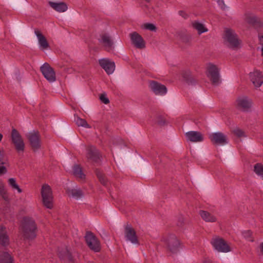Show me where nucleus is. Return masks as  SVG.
Listing matches in <instances>:
<instances>
[{
    "mask_svg": "<svg viewBox=\"0 0 263 263\" xmlns=\"http://www.w3.org/2000/svg\"><path fill=\"white\" fill-rule=\"evenodd\" d=\"M99 41L106 50L110 51L114 48L113 42L107 34L101 35Z\"/></svg>",
    "mask_w": 263,
    "mask_h": 263,
    "instance_id": "f3484780",
    "label": "nucleus"
},
{
    "mask_svg": "<svg viewBox=\"0 0 263 263\" xmlns=\"http://www.w3.org/2000/svg\"><path fill=\"white\" fill-rule=\"evenodd\" d=\"M42 201L45 206L48 209L53 208V196L51 189L48 184H44L41 190Z\"/></svg>",
    "mask_w": 263,
    "mask_h": 263,
    "instance_id": "39448f33",
    "label": "nucleus"
},
{
    "mask_svg": "<svg viewBox=\"0 0 263 263\" xmlns=\"http://www.w3.org/2000/svg\"><path fill=\"white\" fill-rule=\"evenodd\" d=\"M217 3L223 11L227 12L229 10V8L224 4L223 0H217Z\"/></svg>",
    "mask_w": 263,
    "mask_h": 263,
    "instance_id": "e433bc0d",
    "label": "nucleus"
},
{
    "mask_svg": "<svg viewBox=\"0 0 263 263\" xmlns=\"http://www.w3.org/2000/svg\"><path fill=\"white\" fill-rule=\"evenodd\" d=\"M0 263H13L11 256L7 252L3 253L1 257Z\"/></svg>",
    "mask_w": 263,
    "mask_h": 263,
    "instance_id": "c756f323",
    "label": "nucleus"
},
{
    "mask_svg": "<svg viewBox=\"0 0 263 263\" xmlns=\"http://www.w3.org/2000/svg\"><path fill=\"white\" fill-rule=\"evenodd\" d=\"M183 77L189 84L194 85L197 82L196 78L189 71L184 72L183 73Z\"/></svg>",
    "mask_w": 263,
    "mask_h": 263,
    "instance_id": "393cba45",
    "label": "nucleus"
},
{
    "mask_svg": "<svg viewBox=\"0 0 263 263\" xmlns=\"http://www.w3.org/2000/svg\"><path fill=\"white\" fill-rule=\"evenodd\" d=\"M185 135L187 141L193 142H201L203 139L202 134L196 131L188 132Z\"/></svg>",
    "mask_w": 263,
    "mask_h": 263,
    "instance_id": "aec40b11",
    "label": "nucleus"
},
{
    "mask_svg": "<svg viewBox=\"0 0 263 263\" xmlns=\"http://www.w3.org/2000/svg\"><path fill=\"white\" fill-rule=\"evenodd\" d=\"M192 25L194 28L198 31L199 34H201L208 31V29L204 26V25L199 22H193L192 23Z\"/></svg>",
    "mask_w": 263,
    "mask_h": 263,
    "instance_id": "a878e982",
    "label": "nucleus"
},
{
    "mask_svg": "<svg viewBox=\"0 0 263 263\" xmlns=\"http://www.w3.org/2000/svg\"><path fill=\"white\" fill-rule=\"evenodd\" d=\"M26 137L33 151H36L41 148V136L37 130H33L28 133Z\"/></svg>",
    "mask_w": 263,
    "mask_h": 263,
    "instance_id": "0eeeda50",
    "label": "nucleus"
},
{
    "mask_svg": "<svg viewBox=\"0 0 263 263\" xmlns=\"http://www.w3.org/2000/svg\"><path fill=\"white\" fill-rule=\"evenodd\" d=\"M203 263H212L211 260H209V259H205L203 261Z\"/></svg>",
    "mask_w": 263,
    "mask_h": 263,
    "instance_id": "8fccbe9b",
    "label": "nucleus"
},
{
    "mask_svg": "<svg viewBox=\"0 0 263 263\" xmlns=\"http://www.w3.org/2000/svg\"><path fill=\"white\" fill-rule=\"evenodd\" d=\"M73 171L74 175L77 178L82 180L85 178V175L82 173V168L79 165H74L73 168Z\"/></svg>",
    "mask_w": 263,
    "mask_h": 263,
    "instance_id": "c85d7f7f",
    "label": "nucleus"
},
{
    "mask_svg": "<svg viewBox=\"0 0 263 263\" xmlns=\"http://www.w3.org/2000/svg\"><path fill=\"white\" fill-rule=\"evenodd\" d=\"M149 87L153 92L157 95L164 96L167 91L165 85L155 81L149 82Z\"/></svg>",
    "mask_w": 263,
    "mask_h": 263,
    "instance_id": "9b49d317",
    "label": "nucleus"
},
{
    "mask_svg": "<svg viewBox=\"0 0 263 263\" xmlns=\"http://www.w3.org/2000/svg\"><path fill=\"white\" fill-rule=\"evenodd\" d=\"M36 226L34 221L28 217L23 219L22 229L24 235L28 238H33L35 237Z\"/></svg>",
    "mask_w": 263,
    "mask_h": 263,
    "instance_id": "20e7f679",
    "label": "nucleus"
},
{
    "mask_svg": "<svg viewBox=\"0 0 263 263\" xmlns=\"http://www.w3.org/2000/svg\"><path fill=\"white\" fill-rule=\"evenodd\" d=\"M8 182L10 185L14 189H16L19 193L22 192L21 189L19 187L17 184L14 178H10L8 180Z\"/></svg>",
    "mask_w": 263,
    "mask_h": 263,
    "instance_id": "f704fd0d",
    "label": "nucleus"
},
{
    "mask_svg": "<svg viewBox=\"0 0 263 263\" xmlns=\"http://www.w3.org/2000/svg\"><path fill=\"white\" fill-rule=\"evenodd\" d=\"M96 175L97 176L98 179H99V181H100V182L103 185H106L107 184V180L106 177L103 174V173L99 170H96Z\"/></svg>",
    "mask_w": 263,
    "mask_h": 263,
    "instance_id": "7c9ffc66",
    "label": "nucleus"
},
{
    "mask_svg": "<svg viewBox=\"0 0 263 263\" xmlns=\"http://www.w3.org/2000/svg\"><path fill=\"white\" fill-rule=\"evenodd\" d=\"M206 74L213 85H218L220 83V69L217 65L209 63L206 68Z\"/></svg>",
    "mask_w": 263,
    "mask_h": 263,
    "instance_id": "7ed1b4c3",
    "label": "nucleus"
},
{
    "mask_svg": "<svg viewBox=\"0 0 263 263\" xmlns=\"http://www.w3.org/2000/svg\"><path fill=\"white\" fill-rule=\"evenodd\" d=\"M44 77L50 82L56 80L55 72L53 69L47 63H44L40 68Z\"/></svg>",
    "mask_w": 263,
    "mask_h": 263,
    "instance_id": "9d476101",
    "label": "nucleus"
},
{
    "mask_svg": "<svg viewBox=\"0 0 263 263\" xmlns=\"http://www.w3.org/2000/svg\"><path fill=\"white\" fill-rule=\"evenodd\" d=\"M254 172L263 179V165L260 163H257L254 166Z\"/></svg>",
    "mask_w": 263,
    "mask_h": 263,
    "instance_id": "2f4dec72",
    "label": "nucleus"
},
{
    "mask_svg": "<svg viewBox=\"0 0 263 263\" xmlns=\"http://www.w3.org/2000/svg\"><path fill=\"white\" fill-rule=\"evenodd\" d=\"M99 99H107V96H106V94L105 93H101L100 95V96Z\"/></svg>",
    "mask_w": 263,
    "mask_h": 263,
    "instance_id": "49530a36",
    "label": "nucleus"
},
{
    "mask_svg": "<svg viewBox=\"0 0 263 263\" xmlns=\"http://www.w3.org/2000/svg\"><path fill=\"white\" fill-rule=\"evenodd\" d=\"M67 193L69 196H71L72 197L75 198H79L83 196V193L82 191L80 189H73L67 190Z\"/></svg>",
    "mask_w": 263,
    "mask_h": 263,
    "instance_id": "cd10ccee",
    "label": "nucleus"
},
{
    "mask_svg": "<svg viewBox=\"0 0 263 263\" xmlns=\"http://www.w3.org/2000/svg\"><path fill=\"white\" fill-rule=\"evenodd\" d=\"M223 42L229 47L236 49L240 47L241 41L235 31L230 28H226L223 35Z\"/></svg>",
    "mask_w": 263,
    "mask_h": 263,
    "instance_id": "f257e3e1",
    "label": "nucleus"
},
{
    "mask_svg": "<svg viewBox=\"0 0 263 263\" xmlns=\"http://www.w3.org/2000/svg\"><path fill=\"white\" fill-rule=\"evenodd\" d=\"M34 32L37 36L40 48L42 50L48 49L49 44L46 37L37 30H35Z\"/></svg>",
    "mask_w": 263,
    "mask_h": 263,
    "instance_id": "412c9836",
    "label": "nucleus"
},
{
    "mask_svg": "<svg viewBox=\"0 0 263 263\" xmlns=\"http://www.w3.org/2000/svg\"><path fill=\"white\" fill-rule=\"evenodd\" d=\"M179 14L184 18H186L187 17V14H186V12L183 10L179 11Z\"/></svg>",
    "mask_w": 263,
    "mask_h": 263,
    "instance_id": "c03bdc74",
    "label": "nucleus"
},
{
    "mask_svg": "<svg viewBox=\"0 0 263 263\" xmlns=\"http://www.w3.org/2000/svg\"><path fill=\"white\" fill-rule=\"evenodd\" d=\"M0 193L4 199L7 198L6 195V191L5 189L4 183L0 180Z\"/></svg>",
    "mask_w": 263,
    "mask_h": 263,
    "instance_id": "c9c22d12",
    "label": "nucleus"
},
{
    "mask_svg": "<svg viewBox=\"0 0 263 263\" xmlns=\"http://www.w3.org/2000/svg\"><path fill=\"white\" fill-rule=\"evenodd\" d=\"M162 241L170 252L175 254L179 251L180 241L174 234H170L164 236Z\"/></svg>",
    "mask_w": 263,
    "mask_h": 263,
    "instance_id": "f03ea898",
    "label": "nucleus"
},
{
    "mask_svg": "<svg viewBox=\"0 0 263 263\" xmlns=\"http://www.w3.org/2000/svg\"><path fill=\"white\" fill-rule=\"evenodd\" d=\"M199 214L201 218L206 222H214L217 220L215 216L206 211H200Z\"/></svg>",
    "mask_w": 263,
    "mask_h": 263,
    "instance_id": "b1692460",
    "label": "nucleus"
},
{
    "mask_svg": "<svg viewBox=\"0 0 263 263\" xmlns=\"http://www.w3.org/2000/svg\"><path fill=\"white\" fill-rule=\"evenodd\" d=\"M243 236L249 240L253 241V240L252 239V233L250 231H247L243 233Z\"/></svg>",
    "mask_w": 263,
    "mask_h": 263,
    "instance_id": "a19ab883",
    "label": "nucleus"
},
{
    "mask_svg": "<svg viewBox=\"0 0 263 263\" xmlns=\"http://www.w3.org/2000/svg\"><path fill=\"white\" fill-rule=\"evenodd\" d=\"M258 38H259L260 43L262 45L261 54H262V55H263V33H259Z\"/></svg>",
    "mask_w": 263,
    "mask_h": 263,
    "instance_id": "37998d69",
    "label": "nucleus"
},
{
    "mask_svg": "<svg viewBox=\"0 0 263 263\" xmlns=\"http://www.w3.org/2000/svg\"><path fill=\"white\" fill-rule=\"evenodd\" d=\"M7 172L6 168L4 166H0V174H3L6 173Z\"/></svg>",
    "mask_w": 263,
    "mask_h": 263,
    "instance_id": "a18cd8bd",
    "label": "nucleus"
},
{
    "mask_svg": "<svg viewBox=\"0 0 263 263\" xmlns=\"http://www.w3.org/2000/svg\"><path fill=\"white\" fill-rule=\"evenodd\" d=\"M233 133L239 138L245 137V133L240 129H235L233 130Z\"/></svg>",
    "mask_w": 263,
    "mask_h": 263,
    "instance_id": "ea45409f",
    "label": "nucleus"
},
{
    "mask_svg": "<svg viewBox=\"0 0 263 263\" xmlns=\"http://www.w3.org/2000/svg\"><path fill=\"white\" fill-rule=\"evenodd\" d=\"M0 243L3 246L9 244V238L6 233V228L2 226L0 227Z\"/></svg>",
    "mask_w": 263,
    "mask_h": 263,
    "instance_id": "5701e85b",
    "label": "nucleus"
},
{
    "mask_svg": "<svg viewBox=\"0 0 263 263\" xmlns=\"http://www.w3.org/2000/svg\"><path fill=\"white\" fill-rule=\"evenodd\" d=\"M3 138V135L0 133V142L2 141Z\"/></svg>",
    "mask_w": 263,
    "mask_h": 263,
    "instance_id": "3c124183",
    "label": "nucleus"
},
{
    "mask_svg": "<svg viewBox=\"0 0 263 263\" xmlns=\"http://www.w3.org/2000/svg\"><path fill=\"white\" fill-rule=\"evenodd\" d=\"M235 104L238 109L243 111L250 110L253 106L251 100H236Z\"/></svg>",
    "mask_w": 263,
    "mask_h": 263,
    "instance_id": "a211bd4d",
    "label": "nucleus"
},
{
    "mask_svg": "<svg viewBox=\"0 0 263 263\" xmlns=\"http://www.w3.org/2000/svg\"><path fill=\"white\" fill-rule=\"evenodd\" d=\"M246 21L250 24H255L257 22V18L253 14H247L246 15Z\"/></svg>",
    "mask_w": 263,
    "mask_h": 263,
    "instance_id": "72a5a7b5",
    "label": "nucleus"
},
{
    "mask_svg": "<svg viewBox=\"0 0 263 263\" xmlns=\"http://www.w3.org/2000/svg\"><path fill=\"white\" fill-rule=\"evenodd\" d=\"M64 70L66 71L67 72L71 73L73 71V69L71 68H64Z\"/></svg>",
    "mask_w": 263,
    "mask_h": 263,
    "instance_id": "09e8293b",
    "label": "nucleus"
},
{
    "mask_svg": "<svg viewBox=\"0 0 263 263\" xmlns=\"http://www.w3.org/2000/svg\"><path fill=\"white\" fill-rule=\"evenodd\" d=\"M6 163V160L5 158V152L3 148L0 149V164H5Z\"/></svg>",
    "mask_w": 263,
    "mask_h": 263,
    "instance_id": "58836bf2",
    "label": "nucleus"
},
{
    "mask_svg": "<svg viewBox=\"0 0 263 263\" xmlns=\"http://www.w3.org/2000/svg\"><path fill=\"white\" fill-rule=\"evenodd\" d=\"M85 241L88 247L96 252H99L101 250L100 241L91 232H87L85 236Z\"/></svg>",
    "mask_w": 263,
    "mask_h": 263,
    "instance_id": "6e6552de",
    "label": "nucleus"
},
{
    "mask_svg": "<svg viewBox=\"0 0 263 263\" xmlns=\"http://www.w3.org/2000/svg\"><path fill=\"white\" fill-rule=\"evenodd\" d=\"M211 141L214 144H224L227 142L226 136L222 133L217 132L211 134L210 136Z\"/></svg>",
    "mask_w": 263,
    "mask_h": 263,
    "instance_id": "6ab92c4d",
    "label": "nucleus"
},
{
    "mask_svg": "<svg viewBox=\"0 0 263 263\" xmlns=\"http://www.w3.org/2000/svg\"><path fill=\"white\" fill-rule=\"evenodd\" d=\"M143 28L144 29H146L147 30L152 31H156V26L151 23H145L143 25Z\"/></svg>",
    "mask_w": 263,
    "mask_h": 263,
    "instance_id": "4c0bfd02",
    "label": "nucleus"
},
{
    "mask_svg": "<svg viewBox=\"0 0 263 263\" xmlns=\"http://www.w3.org/2000/svg\"><path fill=\"white\" fill-rule=\"evenodd\" d=\"M100 66L108 74H112L115 69V63L108 59L104 58L99 60Z\"/></svg>",
    "mask_w": 263,
    "mask_h": 263,
    "instance_id": "4468645a",
    "label": "nucleus"
},
{
    "mask_svg": "<svg viewBox=\"0 0 263 263\" xmlns=\"http://www.w3.org/2000/svg\"><path fill=\"white\" fill-rule=\"evenodd\" d=\"M76 122L78 126H81L82 127L88 128L91 127L87 123L85 120L81 119L79 117L76 118Z\"/></svg>",
    "mask_w": 263,
    "mask_h": 263,
    "instance_id": "473e14b6",
    "label": "nucleus"
},
{
    "mask_svg": "<svg viewBox=\"0 0 263 263\" xmlns=\"http://www.w3.org/2000/svg\"><path fill=\"white\" fill-rule=\"evenodd\" d=\"M86 158L91 162H98L100 159V155L95 147L91 145L87 147Z\"/></svg>",
    "mask_w": 263,
    "mask_h": 263,
    "instance_id": "2eb2a0df",
    "label": "nucleus"
},
{
    "mask_svg": "<svg viewBox=\"0 0 263 263\" xmlns=\"http://www.w3.org/2000/svg\"><path fill=\"white\" fill-rule=\"evenodd\" d=\"M102 102L105 104L109 103V100H101Z\"/></svg>",
    "mask_w": 263,
    "mask_h": 263,
    "instance_id": "de8ad7c7",
    "label": "nucleus"
},
{
    "mask_svg": "<svg viewBox=\"0 0 263 263\" xmlns=\"http://www.w3.org/2000/svg\"><path fill=\"white\" fill-rule=\"evenodd\" d=\"M184 224V218L182 216H180L178 218L177 225L180 227H182Z\"/></svg>",
    "mask_w": 263,
    "mask_h": 263,
    "instance_id": "79ce46f5",
    "label": "nucleus"
},
{
    "mask_svg": "<svg viewBox=\"0 0 263 263\" xmlns=\"http://www.w3.org/2000/svg\"><path fill=\"white\" fill-rule=\"evenodd\" d=\"M48 3L52 8L58 12H64L67 10V6L64 2H54L49 1Z\"/></svg>",
    "mask_w": 263,
    "mask_h": 263,
    "instance_id": "4be33fe9",
    "label": "nucleus"
},
{
    "mask_svg": "<svg viewBox=\"0 0 263 263\" xmlns=\"http://www.w3.org/2000/svg\"><path fill=\"white\" fill-rule=\"evenodd\" d=\"M145 1H146V2H149V0H145Z\"/></svg>",
    "mask_w": 263,
    "mask_h": 263,
    "instance_id": "603ef678",
    "label": "nucleus"
},
{
    "mask_svg": "<svg viewBox=\"0 0 263 263\" xmlns=\"http://www.w3.org/2000/svg\"><path fill=\"white\" fill-rule=\"evenodd\" d=\"M251 81L256 87H260L263 83V76L260 71L254 70L249 73Z\"/></svg>",
    "mask_w": 263,
    "mask_h": 263,
    "instance_id": "dca6fc26",
    "label": "nucleus"
},
{
    "mask_svg": "<svg viewBox=\"0 0 263 263\" xmlns=\"http://www.w3.org/2000/svg\"><path fill=\"white\" fill-rule=\"evenodd\" d=\"M132 44L138 49H143L145 47V42L142 37L137 32H134L130 34Z\"/></svg>",
    "mask_w": 263,
    "mask_h": 263,
    "instance_id": "ddd939ff",
    "label": "nucleus"
},
{
    "mask_svg": "<svg viewBox=\"0 0 263 263\" xmlns=\"http://www.w3.org/2000/svg\"><path fill=\"white\" fill-rule=\"evenodd\" d=\"M11 140L17 151L23 152L25 148L24 141L18 131L13 128L11 134Z\"/></svg>",
    "mask_w": 263,
    "mask_h": 263,
    "instance_id": "1a4fd4ad",
    "label": "nucleus"
},
{
    "mask_svg": "<svg viewBox=\"0 0 263 263\" xmlns=\"http://www.w3.org/2000/svg\"><path fill=\"white\" fill-rule=\"evenodd\" d=\"M211 243L218 252L227 253L231 251L230 247L227 242L219 236H214L211 239Z\"/></svg>",
    "mask_w": 263,
    "mask_h": 263,
    "instance_id": "423d86ee",
    "label": "nucleus"
},
{
    "mask_svg": "<svg viewBox=\"0 0 263 263\" xmlns=\"http://www.w3.org/2000/svg\"><path fill=\"white\" fill-rule=\"evenodd\" d=\"M125 236L126 239L133 244L139 245V241L135 230L130 225L125 227Z\"/></svg>",
    "mask_w": 263,
    "mask_h": 263,
    "instance_id": "f8f14e48",
    "label": "nucleus"
},
{
    "mask_svg": "<svg viewBox=\"0 0 263 263\" xmlns=\"http://www.w3.org/2000/svg\"><path fill=\"white\" fill-rule=\"evenodd\" d=\"M155 122L156 124L160 126L166 125L167 124V121L165 117L160 114H158L156 116L155 118Z\"/></svg>",
    "mask_w": 263,
    "mask_h": 263,
    "instance_id": "bb28decb",
    "label": "nucleus"
}]
</instances>
